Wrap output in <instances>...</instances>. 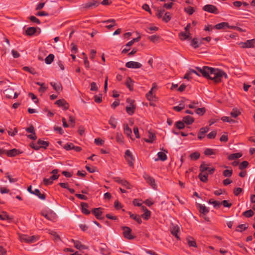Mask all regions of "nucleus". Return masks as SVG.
<instances>
[{
  "label": "nucleus",
  "mask_w": 255,
  "mask_h": 255,
  "mask_svg": "<svg viewBox=\"0 0 255 255\" xmlns=\"http://www.w3.org/2000/svg\"><path fill=\"white\" fill-rule=\"evenodd\" d=\"M196 69L204 78L212 80L215 84L221 83L223 78H228L227 74L219 68L203 66L196 67Z\"/></svg>",
  "instance_id": "obj_1"
},
{
  "label": "nucleus",
  "mask_w": 255,
  "mask_h": 255,
  "mask_svg": "<svg viewBox=\"0 0 255 255\" xmlns=\"http://www.w3.org/2000/svg\"><path fill=\"white\" fill-rule=\"evenodd\" d=\"M19 239L21 242L31 244L37 241L38 237L36 236H29L24 234H19Z\"/></svg>",
  "instance_id": "obj_2"
},
{
  "label": "nucleus",
  "mask_w": 255,
  "mask_h": 255,
  "mask_svg": "<svg viewBox=\"0 0 255 255\" xmlns=\"http://www.w3.org/2000/svg\"><path fill=\"white\" fill-rule=\"evenodd\" d=\"M49 145V142L48 141L42 140L39 139L37 140V143H31L30 145L32 148L35 150H38L40 148L46 149Z\"/></svg>",
  "instance_id": "obj_3"
},
{
  "label": "nucleus",
  "mask_w": 255,
  "mask_h": 255,
  "mask_svg": "<svg viewBox=\"0 0 255 255\" xmlns=\"http://www.w3.org/2000/svg\"><path fill=\"white\" fill-rule=\"evenodd\" d=\"M41 214L48 220L53 222H55L57 218L56 214L51 210L43 211Z\"/></svg>",
  "instance_id": "obj_4"
},
{
  "label": "nucleus",
  "mask_w": 255,
  "mask_h": 255,
  "mask_svg": "<svg viewBox=\"0 0 255 255\" xmlns=\"http://www.w3.org/2000/svg\"><path fill=\"white\" fill-rule=\"evenodd\" d=\"M143 177L146 183L151 186L153 189H155L157 187L154 179L146 173H144Z\"/></svg>",
  "instance_id": "obj_5"
},
{
  "label": "nucleus",
  "mask_w": 255,
  "mask_h": 255,
  "mask_svg": "<svg viewBox=\"0 0 255 255\" xmlns=\"http://www.w3.org/2000/svg\"><path fill=\"white\" fill-rule=\"evenodd\" d=\"M127 102L129 103V105L126 107V111L128 115H132L135 110V105L133 104L134 101L128 98L127 99Z\"/></svg>",
  "instance_id": "obj_6"
},
{
  "label": "nucleus",
  "mask_w": 255,
  "mask_h": 255,
  "mask_svg": "<svg viewBox=\"0 0 255 255\" xmlns=\"http://www.w3.org/2000/svg\"><path fill=\"white\" fill-rule=\"evenodd\" d=\"M123 231L124 237L128 240H133L135 238V236L131 235V230L130 228L124 226L122 227Z\"/></svg>",
  "instance_id": "obj_7"
},
{
  "label": "nucleus",
  "mask_w": 255,
  "mask_h": 255,
  "mask_svg": "<svg viewBox=\"0 0 255 255\" xmlns=\"http://www.w3.org/2000/svg\"><path fill=\"white\" fill-rule=\"evenodd\" d=\"M113 179L115 181L121 184L127 189H131L132 187V186L128 181L122 179L119 177H113Z\"/></svg>",
  "instance_id": "obj_8"
},
{
  "label": "nucleus",
  "mask_w": 255,
  "mask_h": 255,
  "mask_svg": "<svg viewBox=\"0 0 255 255\" xmlns=\"http://www.w3.org/2000/svg\"><path fill=\"white\" fill-rule=\"evenodd\" d=\"M203 9L210 13L218 14L219 11L216 6L212 4H206L204 6Z\"/></svg>",
  "instance_id": "obj_9"
},
{
  "label": "nucleus",
  "mask_w": 255,
  "mask_h": 255,
  "mask_svg": "<svg viewBox=\"0 0 255 255\" xmlns=\"http://www.w3.org/2000/svg\"><path fill=\"white\" fill-rule=\"evenodd\" d=\"M157 89V86L155 83L152 84L150 90L146 94V97L149 101H152L155 98L154 91Z\"/></svg>",
  "instance_id": "obj_10"
},
{
  "label": "nucleus",
  "mask_w": 255,
  "mask_h": 255,
  "mask_svg": "<svg viewBox=\"0 0 255 255\" xmlns=\"http://www.w3.org/2000/svg\"><path fill=\"white\" fill-rule=\"evenodd\" d=\"M4 93L5 95V96L9 99H11L13 95H14L13 97V99L17 98L18 96L17 93L14 92V89L12 88H8L6 89L4 91Z\"/></svg>",
  "instance_id": "obj_11"
},
{
  "label": "nucleus",
  "mask_w": 255,
  "mask_h": 255,
  "mask_svg": "<svg viewBox=\"0 0 255 255\" xmlns=\"http://www.w3.org/2000/svg\"><path fill=\"white\" fill-rule=\"evenodd\" d=\"M25 130L27 132L31 133V134L27 135V137L28 138L31 139H33V140L36 139L37 136H36V134H35V131L34 128V127L32 125H31V126H30L28 128H25Z\"/></svg>",
  "instance_id": "obj_12"
},
{
  "label": "nucleus",
  "mask_w": 255,
  "mask_h": 255,
  "mask_svg": "<svg viewBox=\"0 0 255 255\" xmlns=\"http://www.w3.org/2000/svg\"><path fill=\"white\" fill-rule=\"evenodd\" d=\"M255 39L248 40L245 42H241L239 44L244 48H253L255 46Z\"/></svg>",
  "instance_id": "obj_13"
},
{
  "label": "nucleus",
  "mask_w": 255,
  "mask_h": 255,
  "mask_svg": "<svg viewBox=\"0 0 255 255\" xmlns=\"http://www.w3.org/2000/svg\"><path fill=\"white\" fill-rule=\"evenodd\" d=\"M125 157L129 166H132L133 165L134 159L129 150L128 149L126 151Z\"/></svg>",
  "instance_id": "obj_14"
},
{
  "label": "nucleus",
  "mask_w": 255,
  "mask_h": 255,
  "mask_svg": "<svg viewBox=\"0 0 255 255\" xmlns=\"http://www.w3.org/2000/svg\"><path fill=\"white\" fill-rule=\"evenodd\" d=\"M64 148L66 150L73 149L76 152H80L82 150L81 147L75 146L72 143H67L64 145Z\"/></svg>",
  "instance_id": "obj_15"
},
{
  "label": "nucleus",
  "mask_w": 255,
  "mask_h": 255,
  "mask_svg": "<svg viewBox=\"0 0 255 255\" xmlns=\"http://www.w3.org/2000/svg\"><path fill=\"white\" fill-rule=\"evenodd\" d=\"M126 66L128 68L137 69L142 67V64L135 61H129L126 63Z\"/></svg>",
  "instance_id": "obj_16"
},
{
  "label": "nucleus",
  "mask_w": 255,
  "mask_h": 255,
  "mask_svg": "<svg viewBox=\"0 0 255 255\" xmlns=\"http://www.w3.org/2000/svg\"><path fill=\"white\" fill-rule=\"evenodd\" d=\"M72 242L74 243V247L79 250H86L88 249L87 246L82 244L79 241L72 239Z\"/></svg>",
  "instance_id": "obj_17"
},
{
  "label": "nucleus",
  "mask_w": 255,
  "mask_h": 255,
  "mask_svg": "<svg viewBox=\"0 0 255 255\" xmlns=\"http://www.w3.org/2000/svg\"><path fill=\"white\" fill-rule=\"evenodd\" d=\"M58 107H61L64 110H66L69 108V104L64 99L58 100L55 103Z\"/></svg>",
  "instance_id": "obj_18"
},
{
  "label": "nucleus",
  "mask_w": 255,
  "mask_h": 255,
  "mask_svg": "<svg viewBox=\"0 0 255 255\" xmlns=\"http://www.w3.org/2000/svg\"><path fill=\"white\" fill-rule=\"evenodd\" d=\"M92 213L95 215L96 218L98 220L102 219V208H94L92 210Z\"/></svg>",
  "instance_id": "obj_19"
},
{
  "label": "nucleus",
  "mask_w": 255,
  "mask_h": 255,
  "mask_svg": "<svg viewBox=\"0 0 255 255\" xmlns=\"http://www.w3.org/2000/svg\"><path fill=\"white\" fill-rule=\"evenodd\" d=\"M209 130V128L208 127L201 128L198 134V138L200 140L202 139L204 137L205 133H206Z\"/></svg>",
  "instance_id": "obj_20"
},
{
  "label": "nucleus",
  "mask_w": 255,
  "mask_h": 255,
  "mask_svg": "<svg viewBox=\"0 0 255 255\" xmlns=\"http://www.w3.org/2000/svg\"><path fill=\"white\" fill-rule=\"evenodd\" d=\"M21 152L19 150L13 148L10 150H7L6 155L8 157H13L17 155L20 154Z\"/></svg>",
  "instance_id": "obj_21"
},
{
  "label": "nucleus",
  "mask_w": 255,
  "mask_h": 255,
  "mask_svg": "<svg viewBox=\"0 0 255 255\" xmlns=\"http://www.w3.org/2000/svg\"><path fill=\"white\" fill-rule=\"evenodd\" d=\"M179 231H180V229L178 226H174L171 230V234L173 236H175L178 240H180V238L178 235V233H179Z\"/></svg>",
  "instance_id": "obj_22"
},
{
  "label": "nucleus",
  "mask_w": 255,
  "mask_h": 255,
  "mask_svg": "<svg viewBox=\"0 0 255 255\" xmlns=\"http://www.w3.org/2000/svg\"><path fill=\"white\" fill-rule=\"evenodd\" d=\"M198 207L199 212L204 215L207 214L209 212V209L204 205L198 204Z\"/></svg>",
  "instance_id": "obj_23"
},
{
  "label": "nucleus",
  "mask_w": 255,
  "mask_h": 255,
  "mask_svg": "<svg viewBox=\"0 0 255 255\" xmlns=\"http://www.w3.org/2000/svg\"><path fill=\"white\" fill-rule=\"evenodd\" d=\"M202 44V42L200 41V39H198L197 38H194L191 41V45L194 48L199 47Z\"/></svg>",
  "instance_id": "obj_24"
},
{
  "label": "nucleus",
  "mask_w": 255,
  "mask_h": 255,
  "mask_svg": "<svg viewBox=\"0 0 255 255\" xmlns=\"http://www.w3.org/2000/svg\"><path fill=\"white\" fill-rule=\"evenodd\" d=\"M191 34L190 32H181L179 34V36L181 40H184L187 39H191Z\"/></svg>",
  "instance_id": "obj_25"
},
{
  "label": "nucleus",
  "mask_w": 255,
  "mask_h": 255,
  "mask_svg": "<svg viewBox=\"0 0 255 255\" xmlns=\"http://www.w3.org/2000/svg\"><path fill=\"white\" fill-rule=\"evenodd\" d=\"M81 211L85 215H89L90 213V211L88 209V205L86 203L82 202L81 203Z\"/></svg>",
  "instance_id": "obj_26"
},
{
  "label": "nucleus",
  "mask_w": 255,
  "mask_h": 255,
  "mask_svg": "<svg viewBox=\"0 0 255 255\" xmlns=\"http://www.w3.org/2000/svg\"><path fill=\"white\" fill-rule=\"evenodd\" d=\"M124 133L127 135L128 137L131 138V135L132 133V131L131 128H130L128 125V124H124Z\"/></svg>",
  "instance_id": "obj_27"
},
{
  "label": "nucleus",
  "mask_w": 255,
  "mask_h": 255,
  "mask_svg": "<svg viewBox=\"0 0 255 255\" xmlns=\"http://www.w3.org/2000/svg\"><path fill=\"white\" fill-rule=\"evenodd\" d=\"M0 219L1 220H7L10 222L12 220L13 218L9 217L6 212H2L1 214L0 213Z\"/></svg>",
  "instance_id": "obj_28"
},
{
  "label": "nucleus",
  "mask_w": 255,
  "mask_h": 255,
  "mask_svg": "<svg viewBox=\"0 0 255 255\" xmlns=\"http://www.w3.org/2000/svg\"><path fill=\"white\" fill-rule=\"evenodd\" d=\"M50 85L53 87V89L58 93H59L62 90V87L60 83H56L51 82Z\"/></svg>",
  "instance_id": "obj_29"
},
{
  "label": "nucleus",
  "mask_w": 255,
  "mask_h": 255,
  "mask_svg": "<svg viewBox=\"0 0 255 255\" xmlns=\"http://www.w3.org/2000/svg\"><path fill=\"white\" fill-rule=\"evenodd\" d=\"M186 240L189 247H197L196 241L192 237H188L187 238Z\"/></svg>",
  "instance_id": "obj_30"
},
{
  "label": "nucleus",
  "mask_w": 255,
  "mask_h": 255,
  "mask_svg": "<svg viewBox=\"0 0 255 255\" xmlns=\"http://www.w3.org/2000/svg\"><path fill=\"white\" fill-rule=\"evenodd\" d=\"M183 121L187 125H191L194 122V119L190 116H187L183 118Z\"/></svg>",
  "instance_id": "obj_31"
},
{
  "label": "nucleus",
  "mask_w": 255,
  "mask_h": 255,
  "mask_svg": "<svg viewBox=\"0 0 255 255\" xmlns=\"http://www.w3.org/2000/svg\"><path fill=\"white\" fill-rule=\"evenodd\" d=\"M229 26V23L223 22L217 24L214 26V28L217 29H221L225 28H227Z\"/></svg>",
  "instance_id": "obj_32"
},
{
  "label": "nucleus",
  "mask_w": 255,
  "mask_h": 255,
  "mask_svg": "<svg viewBox=\"0 0 255 255\" xmlns=\"http://www.w3.org/2000/svg\"><path fill=\"white\" fill-rule=\"evenodd\" d=\"M156 136L154 133L151 132H148V138L144 139L145 142L147 143H152L155 139Z\"/></svg>",
  "instance_id": "obj_33"
},
{
  "label": "nucleus",
  "mask_w": 255,
  "mask_h": 255,
  "mask_svg": "<svg viewBox=\"0 0 255 255\" xmlns=\"http://www.w3.org/2000/svg\"><path fill=\"white\" fill-rule=\"evenodd\" d=\"M130 218L133 219L135 221H136L138 224H141L142 222L140 217L136 214H132L131 212H129L128 213Z\"/></svg>",
  "instance_id": "obj_34"
},
{
  "label": "nucleus",
  "mask_w": 255,
  "mask_h": 255,
  "mask_svg": "<svg viewBox=\"0 0 255 255\" xmlns=\"http://www.w3.org/2000/svg\"><path fill=\"white\" fill-rule=\"evenodd\" d=\"M98 5V2L95 0H93L91 1H89L88 2H87L86 4H85V7L86 8H92L93 7H95V6H97Z\"/></svg>",
  "instance_id": "obj_35"
},
{
  "label": "nucleus",
  "mask_w": 255,
  "mask_h": 255,
  "mask_svg": "<svg viewBox=\"0 0 255 255\" xmlns=\"http://www.w3.org/2000/svg\"><path fill=\"white\" fill-rule=\"evenodd\" d=\"M36 32V28L34 27H30L25 31L26 34L29 36L33 35Z\"/></svg>",
  "instance_id": "obj_36"
},
{
  "label": "nucleus",
  "mask_w": 255,
  "mask_h": 255,
  "mask_svg": "<svg viewBox=\"0 0 255 255\" xmlns=\"http://www.w3.org/2000/svg\"><path fill=\"white\" fill-rule=\"evenodd\" d=\"M33 194L35 195L36 196H38L40 199L41 200H45V195L44 194H42L40 192L39 190L38 189H35L33 191Z\"/></svg>",
  "instance_id": "obj_37"
},
{
  "label": "nucleus",
  "mask_w": 255,
  "mask_h": 255,
  "mask_svg": "<svg viewBox=\"0 0 255 255\" xmlns=\"http://www.w3.org/2000/svg\"><path fill=\"white\" fill-rule=\"evenodd\" d=\"M248 228V225L247 224H241L237 226L236 231L238 232H242L247 230Z\"/></svg>",
  "instance_id": "obj_38"
},
{
  "label": "nucleus",
  "mask_w": 255,
  "mask_h": 255,
  "mask_svg": "<svg viewBox=\"0 0 255 255\" xmlns=\"http://www.w3.org/2000/svg\"><path fill=\"white\" fill-rule=\"evenodd\" d=\"M204 154L205 155L210 156L215 155L216 153V150L212 148H206L204 150Z\"/></svg>",
  "instance_id": "obj_39"
},
{
  "label": "nucleus",
  "mask_w": 255,
  "mask_h": 255,
  "mask_svg": "<svg viewBox=\"0 0 255 255\" xmlns=\"http://www.w3.org/2000/svg\"><path fill=\"white\" fill-rule=\"evenodd\" d=\"M242 154L240 153H236L230 154L228 156V159L230 160L238 159L242 156Z\"/></svg>",
  "instance_id": "obj_40"
},
{
  "label": "nucleus",
  "mask_w": 255,
  "mask_h": 255,
  "mask_svg": "<svg viewBox=\"0 0 255 255\" xmlns=\"http://www.w3.org/2000/svg\"><path fill=\"white\" fill-rule=\"evenodd\" d=\"M171 19V15L170 12H167L164 13L162 17V20L165 23L169 22Z\"/></svg>",
  "instance_id": "obj_41"
},
{
  "label": "nucleus",
  "mask_w": 255,
  "mask_h": 255,
  "mask_svg": "<svg viewBox=\"0 0 255 255\" xmlns=\"http://www.w3.org/2000/svg\"><path fill=\"white\" fill-rule=\"evenodd\" d=\"M126 84L130 91L133 90L132 81L130 77L127 78Z\"/></svg>",
  "instance_id": "obj_42"
},
{
  "label": "nucleus",
  "mask_w": 255,
  "mask_h": 255,
  "mask_svg": "<svg viewBox=\"0 0 255 255\" xmlns=\"http://www.w3.org/2000/svg\"><path fill=\"white\" fill-rule=\"evenodd\" d=\"M54 55L52 54L48 55L45 59V62L47 64H51L53 61Z\"/></svg>",
  "instance_id": "obj_43"
},
{
  "label": "nucleus",
  "mask_w": 255,
  "mask_h": 255,
  "mask_svg": "<svg viewBox=\"0 0 255 255\" xmlns=\"http://www.w3.org/2000/svg\"><path fill=\"white\" fill-rule=\"evenodd\" d=\"M198 176L200 180L203 182L206 183L208 181V175L207 173L203 174L202 173H200Z\"/></svg>",
  "instance_id": "obj_44"
},
{
  "label": "nucleus",
  "mask_w": 255,
  "mask_h": 255,
  "mask_svg": "<svg viewBox=\"0 0 255 255\" xmlns=\"http://www.w3.org/2000/svg\"><path fill=\"white\" fill-rule=\"evenodd\" d=\"M230 114L232 117L236 118L241 114V112L237 108H234Z\"/></svg>",
  "instance_id": "obj_45"
},
{
  "label": "nucleus",
  "mask_w": 255,
  "mask_h": 255,
  "mask_svg": "<svg viewBox=\"0 0 255 255\" xmlns=\"http://www.w3.org/2000/svg\"><path fill=\"white\" fill-rule=\"evenodd\" d=\"M158 158L161 161H165L167 159V156L165 152H159L157 153Z\"/></svg>",
  "instance_id": "obj_46"
},
{
  "label": "nucleus",
  "mask_w": 255,
  "mask_h": 255,
  "mask_svg": "<svg viewBox=\"0 0 255 255\" xmlns=\"http://www.w3.org/2000/svg\"><path fill=\"white\" fill-rule=\"evenodd\" d=\"M124 136L121 133L117 132L116 135V140L120 143H124Z\"/></svg>",
  "instance_id": "obj_47"
},
{
  "label": "nucleus",
  "mask_w": 255,
  "mask_h": 255,
  "mask_svg": "<svg viewBox=\"0 0 255 255\" xmlns=\"http://www.w3.org/2000/svg\"><path fill=\"white\" fill-rule=\"evenodd\" d=\"M175 126L178 129H182L185 128V123L179 121L175 123Z\"/></svg>",
  "instance_id": "obj_48"
},
{
  "label": "nucleus",
  "mask_w": 255,
  "mask_h": 255,
  "mask_svg": "<svg viewBox=\"0 0 255 255\" xmlns=\"http://www.w3.org/2000/svg\"><path fill=\"white\" fill-rule=\"evenodd\" d=\"M109 124L112 126V127L114 128H115L117 127V122L116 119L113 117H111L109 121Z\"/></svg>",
  "instance_id": "obj_49"
},
{
  "label": "nucleus",
  "mask_w": 255,
  "mask_h": 255,
  "mask_svg": "<svg viewBox=\"0 0 255 255\" xmlns=\"http://www.w3.org/2000/svg\"><path fill=\"white\" fill-rule=\"evenodd\" d=\"M200 154L198 152H194L190 155V157L192 160H196L199 158Z\"/></svg>",
  "instance_id": "obj_50"
},
{
  "label": "nucleus",
  "mask_w": 255,
  "mask_h": 255,
  "mask_svg": "<svg viewBox=\"0 0 255 255\" xmlns=\"http://www.w3.org/2000/svg\"><path fill=\"white\" fill-rule=\"evenodd\" d=\"M208 170V165L206 164L205 162H202L200 166V171L201 173H203Z\"/></svg>",
  "instance_id": "obj_51"
},
{
  "label": "nucleus",
  "mask_w": 255,
  "mask_h": 255,
  "mask_svg": "<svg viewBox=\"0 0 255 255\" xmlns=\"http://www.w3.org/2000/svg\"><path fill=\"white\" fill-rule=\"evenodd\" d=\"M184 11L189 15H192L195 11L193 7L190 6L185 7Z\"/></svg>",
  "instance_id": "obj_52"
},
{
  "label": "nucleus",
  "mask_w": 255,
  "mask_h": 255,
  "mask_svg": "<svg viewBox=\"0 0 255 255\" xmlns=\"http://www.w3.org/2000/svg\"><path fill=\"white\" fill-rule=\"evenodd\" d=\"M254 213L251 209L246 211L243 213V215L247 218L252 217L254 215Z\"/></svg>",
  "instance_id": "obj_53"
},
{
  "label": "nucleus",
  "mask_w": 255,
  "mask_h": 255,
  "mask_svg": "<svg viewBox=\"0 0 255 255\" xmlns=\"http://www.w3.org/2000/svg\"><path fill=\"white\" fill-rule=\"evenodd\" d=\"M151 216V212L149 210H146L142 215V217L144 220H148Z\"/></svg>",
  "instance_id": "obj_54"
},
{
  "label": "nucleus",
  "mask_w": 255,
  "mask_h": 255,
  "mask_svg": "<svg viewBox=\"0 0 255 255\" xmlns=\"http://www.w3.org/2000/svg\"><path fill=\"white\" fill-rule=\"evenodd\" d=\"M206 112V110L205 108H197L196 111L195 113L200 116L203 115Z\"/></svg>",
  "instance_id": "obj_55"
},
{
  "label": "nucleus",
  "mask_w": 255,
  "mask_h": 255,
  "mask_svg": "<svg viewBox=\"0 0 255 255\" xmlns=\"http://www.w3.org/2000/svg\"><path fill=\"white\" fill-rule=\"evenodd\" d=\"M49 234L51 236H53V240L55 241H57L60 240L59 236L57 234L56 232L53 231H50L49 232Z\"/></svg>",
  "instance_id": "obj_56"
},
{
  "label": "nucleus",
  "mask_w": 255,
  "mask_h": 255,
  "mask_svg": "<svg viewBox=\"0 0 255 255\" xmlns=\"http://www.w3.org/2000/svg\"><path fill=\"white\" fill-rule=\"evenodd\" d=\"M249 165V162L247 161H244L242 162L239 165V169L240 170H243L247 168Z\"/></svg>",
  "instance_id": "obj_57"
},
{
  "label": "nucleus",
  "mask_w": 255,
  "mask_h": 255,
  "mask_svg": "<svg viewBox=\"0 0 255 255\" xmlns=\"http://www.w3.org/2000/svg\"><path fill=\"white\" fill-rule=\"evenodd\" d=\"M148 39L152 42H155L159 39V36L157 35H153L148 37Z\"/></svg>",
  "instance_id": "obj_58"
},
{
  "label": "nucleus",
  "mask_w": 255,
  "mask_h": 255,
  "mask_svg": "<svg viewBox=\"0 0 255 255\" xmlns=\"http://www.w3.org/2000/svg\"><path fill=\"white\" fill-rule=\"evenodd\" d=\"M43 183L44 185L47 186L49 185H51L53 183V181L50 179V178H44L43 180Z\"/></svg>",
  "instance_id": "obj_59"
},
{
  "label": "nucleus",
  "mask_w": 255,
  "mask_h": 255,
  "mask_svg": "<svg viewBox=\"0 0 255 255\" xmlns=\"http://www.w3.org/2000/svg\"><path fill=\"white\" fill-rule=\"evenodd\" d=\"M232 170H225L223 171V175L225 177H231L232 175Z\"/></svg>",
  "instance_id": "obj_60"
},
{
  "label": "nucleus",
  "mask_w": 255,
  "mask_h": 255,
  "mask_svg": "<svg viewBox=\"0 0 255 255\" xmlns=\"http://www.w3.org/2000/svg\"><path fill=\"white\" fill-rule=\"evenodd\" d=\"M165 10L164 9H158L156 13V16L158 18H162Z\"/></svg>",
  "instance_id": "obj_61"
},
{
  "label": "nucleus",
  "mask_w": 255,
  "mask_h": 255,
  "mask_svg": "<svg viewBox=\"0 0 255 255\" xmlns=\"http://www.w3.org/2000/svg\"><path fill=\"white\" fill-rule=\"evenodd\" d=\"M216 134V131H212L207 134V137L209 139H214L215 138Z\"/></svg>",
  "instance_id": "obj_62"
},
{
  "label": "nucleus",
  "mask_w": 255,
  "mask_h": 255,
  "mask_svg": "<svg viewBox=\"0 0 255 255\" xmlns=\"http://www.w3.org/2000/svg\"><path fill=\"white\" fill-rule=\"evenodd\" d=\"M184 108V106L180 104L178 106H175L173 108V109L177 112H180Z\"/></svg>",
  "instance_id": "obj_63"
},
{
  "label": "nucleus",
  "mask_w": 255,
  "mask_h": 255,
  "mask_svg": "<svg viewBox=\"0 0 255 255\" xmlns=\"http://www.w3.org/2000/svg\"><path fill=\"white\" fill-rule=\"evenodd\" d=\"M243 191V189L241 188L238 187L235 188L234 190V194L235 196H238Z\"/></svg>",
  "instance_id": "obj_64"
}]
</instances>
